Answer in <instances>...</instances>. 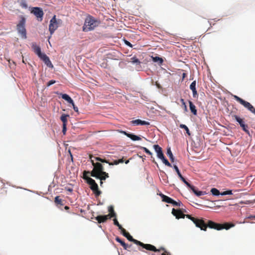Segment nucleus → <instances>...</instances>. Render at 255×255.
<instances>
[{"label":"nucleus","instance_id":"57","mask_svg":"<svg viewBox=\"0 0 255 255\" xmlns=\"http://www.w3.org/2000/svg\"><path fill=\"white\" fill-rule=\"evenodd\" d=\"M71 158H72V159H73V157H72V155L71 154Z\"/></svg>","mask_w":255,"mask_h":255},{"label":"nucleus","instance_id":"53","mask_svg":"<svg viewBox=\"0 0 255 255\" xmlns=\"http://www.w3.org/2000/svg\"><path fill=\"white\" fill-rule=\"evenodd\" d=\"M250 218L252 219H254V220H255V216H252L250 217Z\"/></svg>","mask_w":255,"mask_h":255},{"label":"nucleus","instance_id":"17","mask_svg":"<svg viewBox=\"0 0 255 255\" xmlns=\"http://www.w3.org/2000/svg\"><path fill=\"white\" fill-rule=\"evenodd\" d=\"M153 147L155 151L157 153V157L159 159H160L161 158H163L164 154L163 153L161 147L159 146L158 144L154 145Z\"/></svg>","mask_w":255,"mask_h":255},{"label":"nucleus","instance_id":"28","mask_svg":"<svg viewBox=\"0 0 255 255\" xmlns=\"http://www.w3.org/2000/svg\"><path fill=\"white\" fill-rule=\"evenodd\" d=\"M19 5L23 8L26 9L28 7L26 0H20L19 1Z\"/></svg>","mask_w":255,"mask_h":255},{"label":"nucleus","instance_id":"36","mask_svg":"<svg viewBox=\"0 0 255 255\" xmlns=\"http://www.w3.org/2000/svg\"><path fill=\"white\" fill-rule=\"evenodd\" d=\"M130 60L133 63H136L137 64H139L140 63L139 60L136 57L131 58Z\"/></svg>","mask_w":255,"mask_h":255},{"label":"nucleus","instance_id":"5","mask_svg":"<svg viewBox=\"0 0 255 255\" xmlns=\"http://www.w3.org/2000/svg\"><path fill=\"white\" fill-rule=\"evenodd\" d=\"M25 18L23 16H21L20 20L16 25V29L17 30L18 33L20 35L21 38L22 39H26L27 38L26 30L25 28Z\"/></svg>","mask_w":255,"mask_h":255},{"label":"nucleus","instance_id":"47","mask_svg":"<svg viewBox=\"0 0 255 255\" xmlns=\"http://www.w3.org/2000/svg\"><path fill=\"white\" fill-rule=\"evenodd\" d=\"M109 165H118V161L117 160H115L113 162H110L109 161V163H108Z\"/></svg>","mask_w":255,"mask_h":255},{"label":"nucleus","instance_id":"22","mask_svg":"<svg viewBox=\"0 0 255 255\" xmlns=\"http://www.w3.org/2000/svg\"><path fill=\"white\" fill-rule=\"evenodd\" d=\"M160 196H161V197L162 198V201L172 204V202L173 201V200L172 198H171L169 197L168 196H167L162 193L160 194Z\"/></svg>","mask_w":255,"mask_h":255},{"label":"nucleus","instance_id":"48","mask_svg":"<svg viewBox=\"0 0 255 255\" xmlns=\"http://www.w3.org/2000/svg\"><path fill=\"white\" fill-rule=\"evenodd\" d=\"M73 107V109L75 112H78V108L77 107L75 106L74 103L73 102V104H72Z\"/></svg>","mask_w":255,"mask_h":255},{"label":"nucleus","instance_id":"51","mask_svg":"<svg viewBox=\"0 0 255 255\" xmlns=\"http://www.w3.org/2000/svg\"><path fill=\"white\" fill-rule=\"evenodd\" d=\"M187 76V74L185 73H183L182 75V80H183Z\"/></svg>","mask_w":255,"mask_h":255},{"label":"nucleus","instance_id":"34","mask_svg":"<svg viewBox=\"0 0 255 255\" xmlns=\"http://www.w3.org/2000/svg\"><path fill=\"white\" fill-rule=\"evenodd\" d=\"M95 160L97 161H100L101 162H103V163H109V160H107L105 159H103V158H101L99 157H94Z\"/></svg>","mask_w":255,"mask_h":255},{"label":"nucleus","instance_id":"15","mask_svg":"<svg viewBox=\"0 0 255 255\" xmlns=\"http://www.w3.org/2000/svg\"><path fill=\"white\" fill-rule=\"evenodd\" d=\"M173 168L174 169H175V170L176 171V172H177L179 177L180 178V179L188 186V187H190V184L189 183H188L186 180L182 176V175H181L178 167L176 165H174L173 166Z\"/></svg>","mask_w":255,"mask_h":255},{"label":"nucleus","instance_id":"10","mask_svg":"<svg viewBox=\"0 0 255 255\" xmlns=\"http://www.w3.org/2000/svg\"><path fill=\"white\" fill-rule=\"evenodd\" d=\"M31 13H33L36 17L38 21H41L42 20L44 12L41 8L34 7L31 11Z\"/></svg>","mask_w":255,"mask_h":255},{"label":"nucleus","instance_id":"40","mask_svg":"<svg viewBox=\"0 0 255 255\" xmlns=\"http://www.w3.org/2000/svg\"><path fill=\"white\" fill-rule=\"evenodd\" d=\"M180 101L182 103V106L183 107L184 111L185 112H187V106H186L185 102H184V99H181Z\"/></svg>","mask_w":255,"mask_h":255},{"label":"nucleus","instance_id":"14","mask_svg":"<svg viewBox=\"0 0 255 255\" xmlns=\"http://www.w3.org/2000/svg\"><path fill=\"white\" fill-rule=\"evenodd\" d=\"M172 214L177 219L184 218L185 215L180 210H176L174 208L172 210Z\"/></svg>","mask_w":255,"mask_h":255},{"label":"nucleus","instance_id":"13","mask_svg":"<svg viewBox=\"0 0 255 255\" xmlns=\"http://www.w3.org/2000/svg\"><path fill=\"white\" fill-rule=\"evenodd\" d=\"M121 233L123 234L124 236H125L127 239L130 241L133 242L134 244H136V242H137L138 240H136L132 238L131 236L129 234V233L126 231V230L123 228L121 230Z\"/></svg>","mask_w":255,"mask_h":255},{"label":"nucleus","instance_id":"46","mask_svg":"<svg viewBox=\"0 0 255 255\" xmlns=\"http://www.w3.org/2000/svg\"><path fill=\"white\" fill-rule=\"evenodd\" d=\"M125 43L127 46H128L130 47H132V44L129 41H127L126 40H125Z\"/></svg>","mask_w":255,"mask_h":255},{"label":"nucleus","instance_id":"39","mask_svg":"<svg viewBox=\"0 0 255 255\" xmlns=\"http://www.w3.org/2000/svg\"><path fill=\"white\" fill-rule=\"evenodd\" d=\"M126 246L125 247L126 248H124L125 250H128V251H132V245L130 244L128 245L126 244Z\"/></svg>","mask_w":255,"mask_h":255},{"label":"nucleus","instance_id":"26","mask_svg":"<svg viewBox=\"0 0 255 255\" xmlns=\"http://www.w3.org/2000/svg\"><path fill=\"white\" fill-rule=\"evenodd\" d=\"M167 155L169 156L171 162H174V158L170 147L167 149Z\"/></svg>","mask_w":255,"mask_h":255},{"label":"nucleus","instance_id":"58","mask_svg":"<svg viewBox=\"0 0 255 255\" xmlns=\"http://www.w3.org/2000/svg\"><path fill=\"white\" fill-rule=\"evenodd\" d=\"M139 250L141 251H142V250H141L140 249H139Z\"/></svg>","mask_w":255,"mask_h":255},{"label":"nucleus","instance_id":"30","mask_svg":"<svg viewBox=\"0 0 255 255\" xmlns=\"http://www.w3.org/2000/svg\"><path fill=\"white\" fill-rule=\"evenodd\" d=\"M211 192L212 193V194L213 195L217 196V195L221 194V193L220 192V191L217 189L215 188L211 189Z\"/></svg>","mask_w":255,"mask_h":255},{"label":"nucleus","instance_id":"8","mask_svg":"<svg viewBox=\"0 0 255 255\" xmlns=\"http://www.w3.org/2000/svg\"><path fill=\"white\" fill-rule=\"evenodd\" d=\"M187 218L191 220L198 228L201 230L206 231L207 230V226H205V222L203 219H198L192 217L190 215H185Z\"/></svg>","mask_w":255,"mask_h":255},{"label":"nucleus","instance_id":"33","mask_svg":"<svg viewBox=\"0 0 255 255\" xmlns=\"http://www.w3.org/2000/svg\"><path fill=\"white\" fill-rule=\"evenodd\" d=\"M160 159L166 166L170 167H172V165L169 162L167 159L165 158L164 156L163 158H161Z\"/></svg>","mask_w":255,"mask_h":255},{"label":"nucleus","instance_id":"43","mask_svg":"<svg viewBox=\"0 0 255 255\" xmlns=\"http://www.w3.org/2000/svg\"><path fill=\"white\" fill-rule=\"evenodd\" d=\"M108 219H111L113 217H115L116 216V214L115 213V212H112L111 213H109L108 215H107Z\"/></svg>","mask_w":255,"mask_h":255},{"label":"nucleus","instance_id":"44","mask_svg":"<svg viewBox=\"0 0 255 255\" xmlns=\"http://www.w3.org/2000/svg\"><path fill=\"white\" fill-rule=\"evenodd\" d=\"M67 128H66V125L63 124V128H62V132L63 134H65L66 132Z\"/></svg>","mask_w":255,"mask_h":255},{"label":"nucleus","instance_id":"32","mask_svg":"<svg viewBox=\"0 0 255 255\" xmlns=\"http://www.w3.org/2000/svg\"><path fill=\"white\" fill-rule=\"evenodd\" d=\"M179 127L181 128L184 129L186 130V133L189 135H190V132L189 129L188 128L186 125H183V124H181V125H180Z\"/></svg>","mask_w":255,"mask_h":255},{"label":"nucleus","instance_id":"56","mask_svg":"<svg viewBox=\"0 0 255 255\" xmlns=\"http://www.w3.org/2000/svg\"><path fill=\"white\" fill-rule=\"evenodd\" d=\"M128 162H129V160H128L125 161V163L126 164H128Z\"/></svg>","mask_w":255,"mask_h":255},{"label":"nucleus","instance_id":"31","mask_svg":"<svg viewBox=\"0 0 255 255\" xmlns=\"http://www.w3.org/2000/svg\"><path fill=\"white\" fill-rule=\"evenodd\" d=\"M116 241L119 243L124 248H126L125 247H127L126 244L124 241H123L119 237H117L116 238Z\"/></svg>","mask_w":255,"mask_h":255},{"label":"nucleus","instance_id":"19","mask_svg":"<svg viewBox=\"0 0 255 255\" xmlns=\"http://www.w3.org/2000/svg\"><path fill=\"white\" fill-rule=\"evenodd\" d=\"M196 81H193L190 85V89L193 92V96L194 98H196L197 95V92L196 89Z\"/></svg>","mask_w":255,"mask_h":255},{"label":"nucleus","instance_id":"11","mask_svg":"<svg viewBox=\"0 0 255 255\" xmlns=\"http://www.w3.org/2000/svg\"><path fill=\"white\" fill-rule=\"evenodd\" d=\"M233 117L236 121L239 123L240 126L242 128L243 130L247 133L249 134V131L248 129V126L247 125L245 124L244 120L237 115H234Z\"/></svg>","mask_w":255,"mask_h":255},{"label":"nucleus","instance_id":"3","mask_svg":"<svg viewBox=\"0 0 255 255\" xmlns=\"http://www.w3.org/2000/svg\"><path fill=\"white\" fill-rule=\"evenodd\" d=\"M89 171L84 172L83 178L87 180V183L90 186V189L93 191L95 194V197H98L101 194V191L98 188V184L96 183L95 181L92 178L86 176L87 174H89Z\"/></svg>","mask_w":255,"mask_h":255},{"label":"nucleus","instance_id":"50","mask_svg":"<svg viewBox=\"0 0 255 255\" xmlns=\"http://www.w3.org/2000/svg\"><path fill=\"white\" fill-rule=\"evenodd\" d=\"M117 161H118V164L123 163L124 162L123 158H122V159L117 160Z\"/></svg>","mask_w":255,"mask_h":255},{"label":"nucleus","instance_id":"12","mask_svg":"<svg viewBox=\"0 0 255 255\" xmlns=\"http://www.w3.org/2000/svg\"><path fill=\"white\" fill-rule=\"evenodd\" d=\"M38 57L43 61V62L48 67L51 68L53 67L49 57L45 54L41 53V54H39Z\"/></svg>","mask_w":255,"mask_h":255},{"label":"nucleus","instance_id":"37","mask_svg":"<svg viewBox=\"0 0 255 255\" xmlns=\"http://www.w3.org/2000/svg\"><path fill=\"white\" fill-rule=\"evenodd\" d=\"M114 224L115 225L118 226L120 230H121L123 228V227L121 226V225L119 224L118 220L116 218L114 219Z\"/></svg>","mask_w":255,"mask_h":255},{"label":"nucleus","instance_id":"52","mask_svg":"<svg viewBox=\"0 0 255 255\" xmlns=\"http://www.w3.org/2000/svg\"><path fill=\"white\" fill-rule=\"evenodd\" d=\"M1 190L2 191L1 193H4L5 194L6 193V190L4 189H1Z\"/></svg>","mask_w":255,"mask_h":255},{"label":"nucleus","instance_id":"49","mask_svg":"<svg viewBox=\"0 0 255 255\" xmlns=\"http://www.w3.org/2000/svg\"><path fill=\"white\" fill-rule=\"evenodd\" d=\"M109 212H110V213H111L114 212V208L112 206H111L109 208Z\"/></svg>","mask_w":255,"mask_h":255},{"label":"nucleus","instance_id":"6","mask_svg":"<svg viewBox=\"0 0 255 255\" xmlns=\"http://www.w3.org/2000/svg\"><path fill=\"white\" fill-rule=\"evenodd\" d=\"M62 24V20L61 19H57L56 15H54L50 20L49 25V31L51 35H52L54 31Z\"/></svg>","mask_w":255,"mask_h":255},{"label":"nucleus","instance_id":"45","mask_svg":"<svg viewBox=\"0 0 255 255\" xmlns=\"http://www.w3.org/2000/svg\"><path fill=\"white\" fill-rule=\"evenodd\" d=\"M56 83V81H55V80H50V81H49L47 83V86H51V85H52V84H54V83Z\"/></svg>","mask_w":255,"mask_h":255},{"label":"nucleus","instance_id":"38","mask_svg":"<svg viewBox=\"0 0 255 255\" xmlns=\"http://www.w3.org/2000/svg\"><path fill=\"white\" fill-rule=\"evenodd\" d=\"M140 148L142 149L146 153L149 155H152V153L147 148L144 147H140Z\"/></svg>","mask_w":255,"mask_h":255},{"label":"nucleus","instance_id":"23","mask_svg":"<svg viewBox=\"0 0 255 255\" xmlns=\"http://www.w3.org/2000/svg\"><path fill=\"white\" fill-rule=\"evenodd\" d=\"M189 108H190V110L191 111V112L194 115H195V116L197 115V110H196L195 106L190 101H189Z\"/></svg>","mask_w":255,"mask_h":255},{"label":"nucleus","instance_id":"1","mask_svg":"<svg viewBox=\"0 0 255 255\" xmlns=\"http://www.w3.org/2000/svg\"><path fill=\"white\" fill-rule=\"evenodd\" d=\"M92 156L91 155V162L94 168L91 172H90L91 176L99 179L101 180H105L109 177V174L104 171V168L103 165L99 162H95L94 160L92 159Z\"/></svg>","mask_w":255,"mask_h":255},{"label":"nucleus","instance_id":"7","mask_svg":"<svg viewBox=\"0 0 255 255\" xmlns=\"http://www.w3.org/2000/svg\"><path fill=\"white\" fill-rule=\"evenodd\" d=\"M136 245L139 246L142 248H144L148 251H151L153 252H161V251H164L163 253L161 254V255H170L165 250L164 248H160L159 249H156L155 247L150 244H144L143 243L138 241L136 242Z\"/></svg>","mask_w":255,"mask_h":255},{"label":"nucleus","instance_id":"2","mask_svg":"<svg viewBox=\"0 0 255 255\" xmlns=\"http://www.w3.org/2000/svg\"><path fill=\"white\" fill-rule=\"evenodd\" d=\"M205 226L207 228L209 227L217 230H221L222 229L228 230L232 227H234L235 225L233 223H225L224 224H219L215 223L211 220H208L207 223H205Z\"/></svg>","mask_w":255,"mask_h":255},{"label":"nucleus","instance_id":"4","mask_svg":"<svg viewBox=\"0 0 255 255\" xmlns=\"http://www.w3.org/2000/svg\"><path fill=\"white\" fill-rule=\"evenodd\" d=\"M99 24L98 20L95 19L93 16L88 15L85 19L83 30L85 32L93 30Z\"/></svg>","mask_w":255,"mask_h":255},{"label":"nucleus","instance_id":"25","mask_svg":"<svg viewBox=\"0 0 255 255\" xmlns=\"http://www.w3.org/2000/svg\"><path fill=\"white\" fill-rule=\"evenodd\" d=\"M69 116L68 115L62 114L60 117V120L63 123V124L67 125V118L69 117Z\"/></svg>","mask_w":255,"mask_h":255},{"label":"nucleus","instance_id":"55","mask_svg":"<svg viewBox=\"0 0 255 255\" xmlns=\"http://www.w3.org/2000/svg\"><path fill=\"white\" fill-rule=\"evenodd\" d=\"M103 184V180H100V186H102Z\"/></svg>","mask_w":255,"mask_h":255},{"label":"nucleus","instance_id":"20","mask_svg":"<svg viewBox=\"0 0 255 255\" xmlns=\"http://www.w3.org/2000/svg\"><path fill=\"white\" fill-rule=\"evenodd\" d=\"M95 219L98 221L99 223H102L106 222L109 219L107 215L98 216L95 218Z\"/></svg>","mask_w":255,"mask_h":255},{"label":"nucleus","instance_id":"35","mask_svg":"<svg viewBox=\"0 0 255 255\" xmlns=\"http://www.w3.org/2000/svg\"><path fill=\"white\" fill-rule=\"evenodd\" d=\"M153 61L154 62H158L159 64H162L163 62V59L159 57H153Z\"/></svg>","mask_w":255,"mask_h":255},{"label":"nucleus","instance_id":"41","mask_svg":"<svg viewBox=\"0 0 255 255\" xmlns=\"http://www.w3.org/2000/svg\"><path fill=\"white\" fill-rule=\"evenodd\" d=\"M232 194V190H227L221 193L222 195H231Z\"/></svg>","mask_w":255,"mask_h":255},{"label":"nucleus","instance_id":"21","mask_svg":"<svg viewBox=\"0 0 255 255\" xmlns=\"http://www.w3.org/2000/svg\"><path fill=\"white\" fill-rule=\"evenodd\" d=\"M131 123L136 125H149V122L139 119L132 121Z\"/></svg>","mask_w":255,"mask_h":255},{"label":"nucleus","instance_id":"24","mask_svg":"<svg viewBox=\"0 0 255 255\" xmlns=\"http://www.w3.org/2000/svg\"><path fill=\"white\" fill-rule=\"evenodd\" d=\"M62 98L66 101L68 103L71 104H73V100L71 97L66 94H61Z\"/></svg>","mask_w":255,"mask_h":255},{"label":"nucleus","instance_id":"27","mask_svg":"<svg viewBox=\"0 0 255 255\" xmlns=\"http://www.w3.org/2000/svg\"><path fill=\"white\" fill-rule=\"evenodd\" d=\"M33 48L34 52L38 56L39 54H41V48L39 46L37 45H33Z\"/></svg>","mask_w":255,"mask_h":255},{"label":"nucleus","instance_id":"54","mask_svg":"<svg viewBox=\"0 0 255 255\" xmlns=\"http://www.w3.org/2000/svg\"><path fill=\"white\" fill-rule=\"evenodd\" d=\"M64 209L65 210H67L69 209V207L68 206H65Z\"/></svg>","mask_w":255,"mask_h":255},{"label":"nucleus","instance_id":"29","mask_svg":"<svg viewBox=\"0 0 255 255\" xmlns=\"http://www.w3.org/2000/svg\"><path fill=\"white\" fill-rule=\"evenodd\" d=\"M54 202L56 205H60L62 206L63 205V200L59 198V196L55 197Z\"/></svg>","mask_w":255,"mask_h":255},{"label":"nucleus","instance_id":"9","mask_svg":"<svg viewBox=\"0 0 255 255\" xmlns=\"http://www.w3.org/2000/svg\"><path fill=\"white\" fill-rule=\"evenodd\" d=\"M234 99L251 112L255 115V108L248 102H247L237 96H234Z\"/></svg>","mask_w":255,"mask_h":255},{"label":"nucleus","instance_id":"18","mask_svg":"<svg viewBox=\"0 0 255 255\" xmlns=\"http://www.w3.org/2000/svg\"><path fill=\"white\" fill-rule=\"evenodd\" d=\"M192 190V191L194 192V193L197 196H200L201 195H204L206 194L205 191H198L196 189V187L190 184V186L188 187Z\"/></svg>","mask_w":255,"mask_h":255},{"label":"nucleus","instance_id":"16","mask_svg":"<svg viewBox=\"0 0 255 255\" xmlns=\"http://www.w3.org/2000/svg\"><path fill=\"white\" fill-rule=\"evenodd\" d=\"M121 132L124 134L125 135L127 136L128 137L130 138L131 140L133 141L141 140V138L137 135L133 134L132 133H128L125 131H121Z\"/></svg>","mask_w":255,"mask_h":255},{"label":"nucleus","instance_id":"42","mask_svg":"<svg viewBox=\"0 0 255 255\" xmlns=\"http://www.w3.org/2000/svg\"><path fill=\"white\" fill-rule=\"evenodd\" d=\"M172 204L174 206H180L182 204L181 202H177L173 200Z\"/></svg>","mask_w":255,"mask_h":255}]
</instances>
